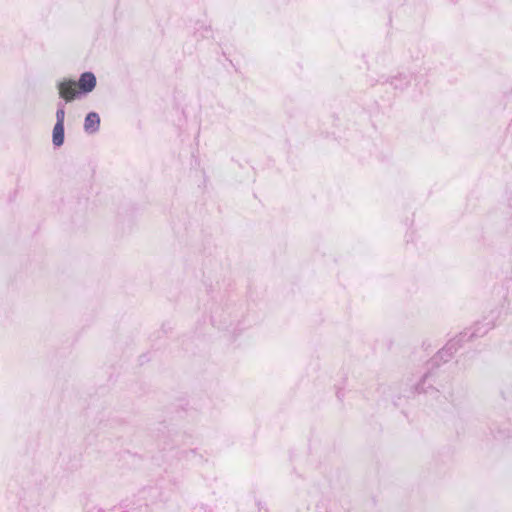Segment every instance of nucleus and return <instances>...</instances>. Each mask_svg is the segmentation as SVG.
Listing matches in <instances>:
<instances>
[{"label": "nucleus", "mask_w": 512, "mask_h": 512, "mask_svg": "<svg viewBox=\"0 0 512 512\" xmlns=\"http://www.w3.org/2000/svg\"><path fill=\"white\" fill-rule=\"evenodd\" d=\"M97 84V79L94 73L92 72H84L80 75L78 82L76 85L79 88V94H88L92 92Z\"/></svg>", "instance_id": "obj_2"}, {"label": "nucleus", "mask_w": 512, "mask_h": 512, "mask_svg": "<svg viewBox=\"0 0 512 512\" xmlns=\"http://www.w3.org/2000/svg\"><path fill=\"white\" fill-rule=\"evenodd\" d=\"M52 142L56 147L64 143V124H55L52 132Z\"/></svg>", "instance_id": "obj_5"}, {"label": "nucleus", "mask_w": 512, "mask_h": 512, "mask_svg": "<svg viewBox=\"0 0 512 512\" xmlns=\"http://www.w3.org/2000/svg\"><path fill=\"white\" fill-rule=\"evenodd\" d=\"M56 86L60 98H62L65 103L73 101L79 94L76 90V82L74 80L64 79L59 81Z\"/></svg>", "instance_id": "obj_1"}, {"label": "nucleus", "mask_w": 512, "mask_h": 512, "mask_svg": "<svg viewBox=\"0 0 512 512\" xmlns=\"http://www.w3.org/2000/svg\"><path fill=\"white\" fill-rule=\"evenodd\" d=\"M246 329L244 323L238 321L237 323H231L226 328V333L231 340H236Z\"/></svg>", "instance_id": "obj_4"}, {"label": "nucleus", "mask_w": 512, "mask_h": 512, "mask_svg": "<svg viewBox=\"0 0 512 512\" xmlns=\"http://www.w3.org/2000/svg\"><path fill=\"white\" fill-rule=\"evenodd\" d=\"M64 119H65V102L59 101L57 103L56 123L55 124H64Z\"/></svg>", "instance_id": "obj_6"}, {"label": "nucleus", "mask_w": 512, "mask_h": 512, "mask_svg": "<svg viewBox=\"0 0 512 512\" xmlns=\"http://www.w3.org/2000/svg\"><path fill=\"white\" fill-rule=\"evenodd\" d=\"M84 131L87 134H95L100 129V116L96 112H89L84 119Z\"/></svg>", "instance_id": "obj_3"}]
</instances>
